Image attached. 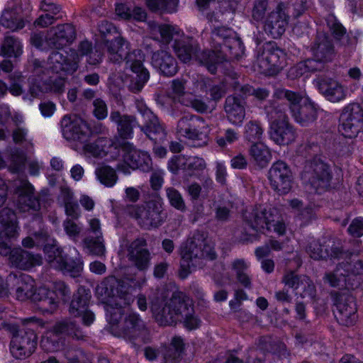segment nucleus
<instances>
[{
	"instance_id": "5701e85b",
	"label": "nucleus",
	"mask_w": 363,
	"mask_h": 363,
	"mask_svg": "<svg viewBox=\"0 0 363 363\" xmlns=\"http://www.w3.org/2000/svg\"><path fill=\"white\" fill-rule=\"evenodd\" d=\"M139 111L145 121L144 125H139L140 130L155 144L162 143L166 138L167 133L157 116L147 107H141Z\"/></svg>"
},
{
	"instance_id": "4be33fe9",
	"label": "nucleus",
	"mask_w": 363,
	"mask_h": 363,
	"mask_svg": "<svg viewBox=\"0 0 363 363\" xmlns=\"http://www.w3.org/2000/svg\"><path fill=\"white\" fill-rule=\"evenodd\" d=\"M146 246L145 239L140 238L131 242L127 247L129 262L140 272L147 271L150 266L152 256Z\"/></svg>"
},
{
	"instance_id": "a19ab883",
	"label": "nucleus",
	"mask_w": 363,
	"mask_h": 363,
	"mask_svg": "<svg viewBox=\"0 0 363 363\" xmlns=\"http://www.w3.org/2000/svg\"><path fill=\"white\" fill-rule=\"evenodd\" d=\"M90 298V291L84 287H79L73 295L69 308V313L75 317L80 316L82 313H84L88 308Z\"/></svg>"
},
{
	"instance_id": "3c124183",
	"label": "nucleus",
	"mask_w": 363,
	"mask_h": 363,
	"mask_svg": "<svg viewBox=\"0 0 363 363\" xmlns=\"http://www.w3.org/2000/svg\"><path fill=\"white\" fill-rule=\"evenodd\" d=\"M201 89L206 94H209L210 99L216 102L223 97L225 94V85L218 82L217 84L210 78L203 79Z\"/></svg>"
},
{
	"instance_id": "0e129e2a",
	"label": "nucleus",
	"mask_w": 363,
	"mask_h": 363,
	"mask_svg": "<svg viewBox=\"0 0 363 363\" xmlns=\"http://www.w3.org/2000/svg\"><path fill=\"white\" fill-rule=\"evenodd\" d=\"M107 142L106 138H98L94 143L84 145V150L94 157H103L106 155L105 145Z\"/></svg>"
},
{
	"instance_id": "473e14b6",
	"label": "nucleus",
	"mask_w": 363,
	"mask_h": 363,
	"mask_svg": "<svg viewBox=\"0 0 363 363\" xmlns=\"http://www.w3.org/2000/svg\"><path fill=\"white\" fill-rule=\"evenodd\" d=\"M9 262L14 267L28 270L33 267L41 265L43 259L40 255H34L21 248H16L11 251Z\"/></svg>"
},
{
	"instance_id": "13d9d810",
	"label": "nucleus",
	"mask_w": 363,
	"mask_h": 363,
	"mask_svg": "<svg viewBox=\"0 0 363 363\" xmlns=\"http://www.w3.org/2000/svg\"><path fill=\"white\" fill-rule=\"evenodd\" d=\"M179 0H146L147 6L152 11H161L173 13L177 11Z\"/></svg>"
},
{
	"instance_id": "aec40b11",
	"label": "nucleus",
	"mask_w": 363,
	"mask_h": 363,
	"mask_svg": "<svg viewBox=\"0 0 363 363\" xmlns=\"http://www.w3.org/2000/svg\"><path fill=\"white\" fill-rule=\"evenodd\" d=\"M16 206L21 212L38 211L40 209L38 196L34 194V188L28 180H21L16 184Z\"/></svg>"
},
{
	"instance_id": "864d4df0",
	"label": "nucleus",
	"mask_w": 363,
	"mask_h": 363,
	"mask_svg": "<svg viewBox=\"0 0 363 363\" xmlns=\"http://www.w3.org/2000/svg\"><path fill=\"white\" fill-rule=\"evenodd\" d=\"M233 270L235 273L237 281L244 287L250 289L252 287L251 278L247 274L248 267L242 259H237L232 263Z\"/></svg>"
},
{
	"instance_id": "e2e57ef3",
	"label": "nucleus",
	"mask_w": 363,
	"mask_h": 363,
	"mask_svg": "<svg viewBox=\"0 0 363 363\" xmlns=\"http://www.w3.org/2000/svg\"><path fill=\"white\" fill-rule=\"evenodd\" d=\"M165 192L171 206L181 212L186 211V206L184 199L181 193L177 189L170 186L166 188Z\"/></svg>"
},
{
	"instance_id": "0eeeda50",
	"label": "nucleus",
	"mask_w": 363,
	"mask_h": 363,
	"mask_svg": "<svg viewBox=\"0 0 363 363\" xmlns=\"http://www.w3.org/2000/svg\"><path fill=\"white\" fill-rule=\"evenodd\" d=\"M301 177L304 184L318 194L328 189L333 177L329 165L318 157L306 161Z\"/></svg>"
},
{
	"instance_id": "de8ad7c7",
	"label": "nucleus",
	"mask_w": 363,
	"mask_h": 363,
	"mask_svg": "<svg viewBox=\"0 0 363 363\" xmlns=\"http://www.w3.org/2000/svg\"><path fill=\"white\" fill-rule=\"evenodd\" d=\"M0 224L3 229L1 232L8 233L11 235H18V223L15 212L9 208L0 211Z\"/></svg>"
},
{
	"instance_id": "f257e3e1",
	"label": "nucleus",
	"mask_w": 363,
	"mask_h": 363,
	"mask_svg": "<svg viewBox=\"0 0 363 363\" xmlns=\"http://www.w3.org/2000/svg\"><path fill=\"white\" fill-rule=\"evenodd\" d=\"M150 309L155 321L161 326L174 325L182 322L189 330L196 329L201 320L195 315L192 301L183 292H174L164 303H152Z\"/></svg>"
},
{
	"instance_id": "a18cd8bd",
	"label": "nucleus",
	"mask_w": 363,
	"mask_h": 363,
	"mask_svg": "<svg viewBox=\"0 0 363 363\" xmlns=\"http://www.w3.org/2000/svg\"><path fill=\"white\" fill-rule=\"evenodd\" d=\"M325 21L329 30L337 41H340L343 46H347L350 43V39L347 35L345 28L334 15L329 14L326 17Z\"/></svg>"
},
{
	"instance_id": "052dcab7",
	"label": "nucleus",
	"mask_w": 363,
	"mask_h": 363,
	"mask_svg": "<svg viewBox=\"0 0 363 363\" xmlns=\"http://www.w3.org/2000/svg\"><path fill=\"white\" fill-rule=\"evenodd\" d=\"M123 303L118 301H110V303L106 306V311L108 314V320L112 327L117 325L120 320L122 319L124 313Z\"/></svg>"
},
{
	"instance_id": "72a5a7b5",
	"label": "nucleus",
	"mask_w": 363,
	"mask_h": 363,
	"mask_svg": "<svg viewBox=\"0 0 363 363\" xmlns=\"http://www.w3.org/2000/svg\"><path fill=\"white\" fill-rule=\"evenodd\" d=\"M196 60L206 67L211 74H215L218 67L223 62L227 61V52L218 48L199 51Z\"/></svg>"
},
{
	"instance_id": "a878e982",
	"label": "nucleus",
	"mask_w": 363,
	"mask_h": 363,
	"mask_svg": "<svg viewBox=\"0 0 363 363\" xmlns=\"http://www.w3.org/2000/svg\"><path fill=\"white\" fill-rule=\"evenodd\" d=\"M121 149L124 152L123 161L131 169H139L145 172L152 169V159L147 152L136 150L128 142L123 143Z\"/></svg>"
},
{
	"instance_id": "c03bdc74",
	"label": "nucleus",
	"mask_w": 363,
	"mask_h": 363,
	"mask_svg": "<svg viewBox=\"0 0 363 363\" xmlns=\"http://www.w3.org/2000/svg\"><path fill=\"white\" fill-rule=\"evenodd\" d=\"M249 154L253 162L260 168L267 166L272 159L269 147L263 143H255L249 148Z\"/></svg>"
},
{
	"instance_id": "8fccbe9b",
	"label": "nucleus",
	"mask_w": 363,
	"mask_h": 363,
	"mask_svg": "<svg viewBox=\"0 0 363 363\" xmlns=\"http://www.w3.org/2000/svg\"><path fill=\"white\" fill-rule=\"evenodd\" d=\"M344 273L337 266L333 272H326L324 275V281L331 287L352 289L354 284L350 282V279L344 276Z\"/></svg>"
},
{
	"instance_id": "774afa93",
	"label": "nucleus",
	"mask_w": 363,
	"mask_h": 363,
	"mask_svg": "<svg viewBox=\"0 0 363 363\" xmlns=\"http://www.w3.org/2000/svg\"><path fill=\"white\" fill-rule=\"evenodd\" d=\"M63 356L68 363H84L82 359L84 357V352L77 347H73L69 343L62 348Z\"/></svg>"
},
{
	"instance_id": "6e6552de",
	"label": "nucleus",
	"mask_w": 363,
	"mask_h": 363,
	"mask_svg": "<svg viewBox=\"0 0 363 363\" xmlns=\"http://www.w3.org/2000/svg\"><path fill=\"white\" fill-rule=\"evenodd\" d=\"M46 260L52 267L77 277L83 270V260L78 251L73 248L69 255H65L61 248L52 245L45 247Z\"/></svg>"
},
{
	"instance_id": "2f4dec72",
	"label": "nucleus",
	"mask_w": 363,
	"mask_h": 363,
	"mask_svg": "<svg viewBox=\"0 0 363 363\" xmlns=\"http://www.w3.org/2000/svg\"><path fill=\"white\" fill-rule=\"evenodd\" d=\"M109 118L116 125L120 138L124 140L131 139L134 127L140 125L134 116L121 114L119 111H111Z\"/></svg>"
},
{
	"instance_id": "e433bc0d",
	"label": "nucleus",
	"mask_w": 363,
	"mask_h": 363,
	"mask_svg": "<svg viewBox=\"0 0 363 363\" xmlns=\"http://www.w3.org/2000/svg\"><path fill=\"white\" fill-rule=\"evenodd\" d=\"M294 120L301 126H308L315 122L318 116L317 108L314 103L305 99L301 105L291 112Z\"/></svg>"
},
{
	"instance_id": "58836bf2",
	"label": "nucleus",
	"mask_w": 363,
	"mask_h": 363,
	"mask_svg": "<svg viewBox=\"0 0 363 363\" xmlns=\"http://www.w3.org/2000/svg\"><path fill=\"white\" fill-rule=\"evenodd\" d=\"M75 51L79 55V58L82 56H86L88 63L92 65L99 64L104 56L103 48L101 45L96 44L93 48L92 43L88 40L80 42L77 50Z\"/></svg>"
},
{
	"instance_id": "7c9ffc66",
	"label": "nucleus",
	"mask_w": 363,
	"mask_h": 363,
	"mask_svg": "<svg viewBox=\"0 0 363 363\" xmlns=\"http://www.w3.org/2000/svg\"><path fill=\"white\" fill-rule=\"evenodd\" d=\"M173 48L178 58L184 63L190 62L193 58L196 60V55L200 51L198 41L189 36L175 39Z\"/></svg>"
},
{
	"instance_id": "69168bd1",
	"label": "nucleus",
	"mask_w": 363,
	"mask_h": 363,
	"mask_svg": "<svg viewBox=\"0 0 363 363\" xmlns=\"http://www.w3.org/2000/svg\"><path fill=\"white\" fill-rule=\"evenodd\" d=\"M183 350L184 343L182 340L179 337H174L171 346L165 354V359L167 361L176 362L180 359Z\"/></svg>"
},
{
	"instance_id": "393cba45",
	"label": "nucleus",
	"mask_w": 363,
	"mask_h": 363,
	"mask_svg": "<svg viewBox=\"0 0 363 363\" xmlns=\"http://www.w3.org/2000/svg\"><path fill=\"white\" fill-rule=\"evenodd\" d=\"M48 62L55 72H74L78 69L79 57L75 50H70L69 52L52 51Z\"/></svg>"
},
{
	"instance_id": "49530a36",
	"label": "nucleus",
	"mask_w": 363,
	"mask_h": 363,
	"mask_svg": "<svg viewBox=\"0 0 363 363\" xmlns=\"http://www.w3.org/2000/svg\"><path fill=\"white\" fill-rule=\"evenodd\" d=\"M22 52V45L18 38L6 35L1 45L0 55L7 57H18Z\"/></svg>"
},
{
	"instance_id": "6ab92c4d",
	"label": "nucleus",
	"mask_w": 363,
	"mask_h": 363,
	"mask_svg": "<svg viewBox=\"0 0 363 363\" xmlns=\"http://www.w3.org/2000/svg\"><path fill=\"white\" fill-rule=\"evenodd\" d=\"M306 252L315 260L338 258L344 253L341 245L330 238L311 241L306 247Z\"/></svg>"
},
{
	"instance_id": "680f3d73",
	"label": "nucleus",
	"mask_w": 363,
	"mask_h": 363,
	"mask_svg": "<svg viewBox=\"0 0 363 363\" xmlns=\"http://www.w3.org/2000/svg\"><path fill=\"white\" fill-rule=\"evenodd\" d=\"M274 95L279 99H286L289 102L291 112L299 106L304 100L299 94L284 89H277Z\"/></svg>"
},
{
	"instance_id": "423d86ee",
	"label": "nucleus",
	"mask_w": 363,
	"mask_h": 363,
	"mask_svg": "<svg viewBox=\"0 0 363 363\" xmlns=\"http://www.w3.org/2000/svg\"><path fill=\"white\" fill-rule=\"evenodd\" d=\"M266 113L271 121L270 138L279 145H288L293 143L296 138V131L281 107L266 108Z\"/></svg>"
},
{
	"instance_id": "1a4fd4ad",
	"label": "nucleus",
	"mask_w": 363,
	"mask_h": 363,
	"mask_svg": "<svg viewBox=\"0 0 363 363\" xmlns=\"http://www.w3.org/2000/svg\"><path fill=\"white\" fill-rule=\"evenodd\" d=\"M177 133L194 143V146L203 147L208 143V129L205 120L196 115H186L177 122Z\"/></svg>"
},
{
	"instance_id": "39448f33",
	"label": "nucleus",
	"mask_w": 363,
	"mask_h": 363,
	"mask_svg": "<svg viewBox=\"0 0 363 363\" xmlns=\"http://www.w3.org/2000/svg\"><path fill=\"white\" fill-rule=\"evenodd\" d=\"M125 211L145 230L158 228L167 217L162 203L157 200H150L141 205H128Z\"/></svg>"
},
{
	"instance_id": "603ef678",
	"label": "nucleus",
	"mask_w": 363,
	"mask_h": 363,
	"mask_svg": "<svg viewBox=\"0 0 363 363\" xmlns=\"http://www.w3.org/2000/svg\"><path fill=\"white\" fill-rule=\"evenodd\" d=\"M233 31L225 27H217L211 31V44L212 48L222 50L228 40L233 35Z\"/></svg>"
},
{
	"instance_id": "9d476101",
	"label": "nucleus",
	"mask_w": 363,
	"mask_h": 363,
	"mask_svg": "<svg viewBox=\"0 0 363 363\" xmlns=\"http://www.w3.org/2000/svg\"><path fill=\"white\" fill-rule=\"evenodd\" d=\"M286 62V53L274 41L265 43L257 52V64L259 72L265 74L279 72Z\"/></svg>"
},
{
	"instance_id": "f704fd0d",
	"label": "nucleus",
	"mask_w": 363,
	"mask_h": 363,
	"mask_svg": "<svg viewBox=\"0 0 363 363\" xmlns=\"http://www.w3.org/2000/svg\"><path fill=\"white\" fill-rule=\"evenodd\" d=\"M53 327L58 333L65 338V343L70 340L85 341L86 335L79 324L70 319H64L56 322Z\"/></svg>"
},
{
	"instance_id": "37998d69",
	"label": "nucleus",
	"mask_w": 363,
	"mask_h": 363,
	"mask_svg": "<svg viewBox=\"0 0 363 363\" xmlns=\"http://www.w3.org/2000/svg\"><path fill=\"white\" fill-rule=\"evenodd\" d=\"M84 250L89 255L101 257L106 254L103 235H87L82 240Z\"/></svg>"
},
{
	"instance_id": "79ce46f5",
	"label": "nucleus",
	"mask_w": 363,
	"mask_h": 363,
	"mask_svg": "<svg viewBox=\"0 0 363 363\" xmlns=\"http://www.w3.org/2000/svg\"><path fill=\"white\" fill-rule=\"evenodd\" d=\"M40 9L44 13L35 21V24L45 28L55 23L57 19L56 16L60 13L61 8L52 2L43 0L40 4Z\"/></svg>"
},
{
	"instance_id": "6e6d98bb",
	"label": "nucleus",
	"mask_w": 363,
	"mask_h": 363,
	"mask_svg": "<svg viewBox=\"0 0 363 363\" xmlns=\"http://www.w3.org/2000/svg\"><path fill=\"white\" fill-rule=\"evenodd\" d=\"M95 174L100 183L107 187L113 186L118 180L115 169L107 165L96 168Z\"/></svg>"
},
{
	"instance_id": "4c0bfd02",
	"label": "nucleus",
	"mask_w": 363,
	"mask_h": 363,
	"mask_svg": "<svg viewBox=\"0 0 363 363\" xmlns=\"http://www.w3.org/2000/svg\"><path fill=\"white\" fill-rule=\"evenodd\" d=\"M40 345L44 352L53 353L62 350L66 343L65 338L52 326L42 336Z\"/></svg>"
},
{
	"instance_id": "338daca9",
	"label": "nucleus",
	"mask_w": 363,
	"mask_h": 363,
	"mask_svg": "<svg viewBox=\"0 0 363 363\" xmlns=\"http://www.w3.org/2000/svg\"><path fill=\"white\" fill-rule=\"evenodd\" d=\"M180 104L186 107H191L199 113L207 112L208 109V106L204 101L190 94L182 97L180 99Z\"/></svg>"
},
{
	"instance_id": "ddd939ff",
	"label": "nucleus",
	"mask_w": 363,
	"mask_h": 363,
	"mask_svg": "<svg viewBox=\"0 0 363 363\" xmlns=\"http://www.w3.org/2000/svg\"><path fill=\"white\" fill-rule=\"evenodd\" d=\"M272 189L279 195L290 191L293 183V174L289 166L281 160L273 163L268 172Z\"/></svg>"
},
{
	"instance_id": "412c9836",
	"label": "nucleus",
	"mask_w": 363,
	"mask_h": 363,
	"mask_svg": "<svg viewBox=\"0 0 363 363\" xmlns=\"http://www.w3.org/2000/svg\"><path fill=\"white\" fill-rule=\"evenodd\" d=\"M7 282L16 288L15 295L17 300H33L37 288L35 280L30 275L22 272H11L7 276Z\"/></svg>"
},
{
	"instance_id": "c756f323",
	"label": "nucleus",
	"mask_w": 363,
	"mask_h": 363,
	"mask_svg": "<svg viewBox=\"0 0 363 363\" xmlns=\"http://www.w3.org/2000/svg\"><path fill=\"white\" fill-rule=\"evenodd\" d=\"M311 50L313 57L327 62H332L336 55L332 40L323 32L317 33L311 45Z\"/></svg>"
},
{
	"instance_id": "7ed1b4c3",
	"label": "nucleus",
	"mask_w": 363,
	"mask_h": 363,
	"mask_svg": "<svg viewBox=\"0 0 363 363\" xmlns=\"http://www.w3.org/2000/svg\"><path fill=\"white\" fill-rule=\"evenodd\" d=\"M21 323L25 327L22 330L16 323L4 324V326L12 335L9 344L11 355L16 359H26L35 352L38 345L35 329L41 320L33 316L21 319Z\"/></svg>"
},
{
	"instance_id": "f03ea898",
	"label": "nucleus",
	"mask_w": 363,
	"mask_h": 363,
	"mask_svg": "<svg viewBox=\"0 0 363 363\" xmlns=\"http://www.w3.org/2000/svg\"><path fill=\"white\" fill-rule=\"evenodd\" d=\"M181 266L179 277L185 279L191 269L201 267L206 261L216 259L217 254L212 242L201 231L195 232L180 247Z\"/></svg>"
},
{
	"instance_id": "09e8293b",
	"label": "nucleus",
	"mask_w": 363,
	"mask_h": 363,
	"mask_svg": "<svg viewBox=\"0 0 363 363\" xmlns=\"http://www.w3.org/2000/svg\"><path fill=\"white\" fill-rule=\"evenodd\" d=\"M327 62L320 60L316 57L308 59L303 62H301L295 67L291 68V72L296 77H300L306 72H313L317 71H322L325 69V65Z\"/></svg>"
},
{
	"instance_id": "20e7f679",
	"label": "nucleus",
	"mask_w": 363,
	"mask_h": 363,
	"mask_svg": "<svg viewBox=\"0 0 363 363\" xmlns=\"http://www.w3.org/2000/svg\"><path fill=\"white\" fill-rule=\"evenodd\" d=\"M243 219L256 232L274 231L279 235L286 232V225L276 208L267 209L261 206L250 208L243 213Z\"/></svg>"
},
{
	"instance_id": "cd10ccee",
	"label": "nucleus",
	"mask_w": 363,
	"mask_h": 363,
	"mask_svg": "<svg viewBox=\"0 0 363 363\" xmlns=\"http://www.w3.org/2000/svg\"><path fill=\"white\" fill-rule=\"evenodd\" d=\"M316 84L320 93L329 101L339 102L346 97L347 91L338 81L330 77H318Z\"/></svg>"
},
{
	"instance_id": "5fc2aeb1",
	"label": "nucleus",
	"mask_w": 363,
	"mask_h": 363,
	"mask_svg": "<svg viewBox=\"0 0 363 363\" xmlns=\"http://www.w3.org/2000/svg\"><path fill=\"white\" fill-rule=\"evenodd\" d=\"M264 130L257 121H250L245 125L244 138L252 144L261 142Z\"/></svg>"
},
{
	"instance_id": "c9c22d12",
	"label": "nucleus",
	"mask_w": 363,
	"mask_h": 363,
	"mask_svg": "<svg viewBox=\"0 0 363 363\" xmlns=\"http://www.w3.org/2000/svg\"><path fill=\"white\" fill-rule=\"evenodd\" d=\"M152 64L163 75L167 77H172L178 71L177 62L175 58L165 50H158L153 52Z\"/></svg>"
},
{
	"instance_id": "f8f14e48",
	"label": "nucleus",
	"mask_w": 363,
	"mask_h": 363,
	"mask_svg": "<svg viewBox=\"0 0 363 363\" xmlns=\"http://www.w3.org/2000/svg\"><path fill=\"white\" fill-rule=\"evenodd\" d=\"M339 131L345 137L352 138L363 131V109L358 104H350L340 116Z\"/></svg>"
},
{
	"instance_id": "4468645a",
	"label": "nucleus",
	"mask_w": 363,
	"mask_h": 363,
	"mask_svg": "<svg viewBox=\"0 0 363 363\" xmlns=\"http://www.w3.org/2000/svg\"><path fill=\"white\" fill-rule=\"evenodd\" d=\"M63 137L69 141L86 143L91 135L88 123L76 116H65L61 120Z\"/></svg>"
},
{
	"instance_id": "a211bd4d",
	"label": "nucleus",
	"mask_w": 363,
	"mask_h": 363,
	"mask_svg": "<svg viewBox=\"0 0 363 363\" xmlns=\"http://www.w3.org/2000/svg\"><path fill=\"white\" fill-rule=\"evenodd\" d=\"M77 38V30L71 23L59 24L51 28L47 33L45 42L48 48L60 50L71 45Z\"/></svg>"
},
{
	"instance_id": "ea45409f",
	"label": "nucleus",
	"mask_w": 363,
	"mask_h": 363,
	"mask_svg": "<svg viewBox=\"0 0 363 363\" xmlns=\"http://www.w3.org/2000/svg\"><path fill=\"white\" fill-rule=\"evenodd\" d=\"M343 255L339 258H345V260L340 262L337 266L345 274L344 276L350 280V277L363 274V262L352 257V253L343 251Z\"/></svg>"
},
{
	"instance_id": "4d7b16f0",
	"label": "nucleus",
	"mask_w": 363,
	"mask_h": 363,
	"mask_svg": "<svg viewBox=\"0 0 363 363\" xmlns=\"http://www.w3.org/2000/svg\"><path fill=\"white\" fill-rule=\"evenodd\" d=\"M0 23L7 28L12 30L22 29L25 24L23 19L16 15V13L9 10H5L0 17Z\"/></svg>"
},
{
	"instance_id": "f3484780",
	"label": "nucleus",
	"mask_w": 363,
	"mask_h": 363,
	"mask_svg": "<svg viewBox=\"0 0 363 363\" xmlns=\"http://www.w3.org/2000/svg\"><path fill=\"white\" fill-rule=\"evenodd\" d=\"M146 334L147 329L143 320L136 313H130L115 335L129 340L133 347H139L144 342L143 336Z\"/></svg>"
},
{
	"instance_id": "bb28decb",
	"label": "nucleus",
	"mask_w": 363,
	"mask_h": 363,
	"mask_svg": "<svg viewBox=\"0 0 363 363\" xmlns=\"http://www.w3.org/2000/svg\"><path fill=\"white\" fill-rule=\"evenodd\" d=\"M247 102L244 99L233 94L225 98L223 109L228 121L235 125H240L246 114Z\"/></svg>"
},
{
	"instance_id": "2eb2a0df",
	"label": "nucleus",
	"mask_w": 363,
	"mask_h": 363,
	"mask_svg": "<svg viewBox=\"0 0 363 363\" xmlns=\"http://www.w3.org/2000/svg\"><path fill=\"white\" fill-rule=\"evenodd\" d=\"M335 315L340 324L345 326L354 324L357 319V308L355 298L352 294L349 292L337 294L335 298Z\"/></svg>"
},
{
	"instance_id": "bf43d9fd",
	"label": "nucleus",
	"mask_w": 363,
	"mask_h": 363,
	"mask_svg": "<svg viewBox=\"0 0 363 363\" xmlns=\"http://www.w3.org/2000/svg\"><path fill=\"white\" fill-rule=\"evenodd\" d=\"M222 50L226 51L227 59L228 57L238 58L244 54L245 47L241 40L233 33V35L228 40V43Z\"/></svg>"
},
{
	"instance_id": "b1692460",
	"label": "nucleus",
	"mask_w": 363,
	"mask_h": 363,
	"mask_svg": "<svg viewBox=\"0 0 363 363\" xmlns=\"http://www.w3.org/2000/svg\"><path fill=\"white\" fill-rule=\"evenodd\" d=\"M286 9L284 3H279L276 11H272L265 21L264 30L273 38H280L286 30L289 19V16L285 12Z\"/></svg>"
},
{
	"instance_id": "c85d7f7f",
	"label": "nucleus",
	"mask_w": 363,
	"mask_h": 363,
	"mask_svg": "<svg viewBox=\"0 0 363 363\" xmlns=\"http://www.w3.org/2000/svg\"><path fill=\"white\" fill-rule=\"evenodd\" d=\"M104 45L106 48L108 59L113 63L125 61L127 65L128 57L133 52L130 50V44L123 37H114L113 40H105Z\"/></svg>"
},
{
	"instance_id": "9b49d317",
	"label": "nucleus",
	"mask_w": 363,
	"mask_h": 363,
	"mask_svg": "<svg viewBox=\"0 0 363 363\" xmlns=\"http://www.w3.org/2000/svg\"><path fill=\"white\" fill-rule=\"evenodd\" d=\"M132 289L125 281L118 279L114 276L106 277L97 287L98 293L111 298L112 301L121 302L124 306H129L134 301V296L130 292Z\"/></svg>"
},
{
	"instance_id": "dca6fc26",
	"label": "nucleus",
	"mask_w": 363,
	"mask_h": 363,
	"mask_svg": "<svg viewBox=\"0 0 363 363\" xmlns=\"http://www.w3.org/2000/svg\"><path fill=\"white\" fill-rule=\"evenodd\" d=\"M144 60L145 55L140 49H135L128 57L127 67L136 74V77L130 80L128 86V90L133 93L140 92L150 78L149 72L143 64Z\"/></svg>"
}]
</instances>
